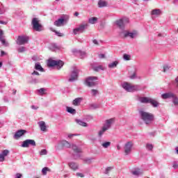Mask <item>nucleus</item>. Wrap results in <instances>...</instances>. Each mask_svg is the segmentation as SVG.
Listing matches in <instances>:
<instances>
[{"mask_svg": "<svg viewBox=\"0 0 178 178\" xmlns=\"http://www.w3.org/2000/svg\"><path fill=\"white\" fill-rule=\"evenodd\" d=\"M2 87H5V83L0 82V88H2Z\"/></svg>", "mask_w": 178, "mask_h": 178, "instance_id": "obj_63", "label": "nucleus"}, {"mask_svg": "<svg viewBox=\"0 0 178 178\" xmlns=\"http://www.w3.org/2000/svg\"><path fill=\"white\" fill-rule=\"evenodd\" d=\"M149 104H151V105L152 106L153 108H157V106H159V102H158V101H156V99L151 98V97H150Z\"/></svg>", "mask_w": 178, "mask_h": 178, "instance_id": "obj_25", "label": "nucleus"}, {"mask_svg": "<svg viewBox=\"0 0 178 178\" xmlns=\"http://www.w3.org/2000/svg\"><path fill=\"white\" fill-rule=\"evenodd\" d=\"M29 40H30V38L27 35H19L17 38V44L18 45H24L25 44H29Z\"/></svg>", "mask_w": 178, "mask_h": 178, "instance_id": "obj_8", "label": "nucleus"}, {"mask_svg": "<svg viewBox=\"0 0 178 178\" xmlns=\"http://www.w3.org/2000/svg\"><path fill=\"white\" fill-rule=\"evenodd\" d=\"M38 91L40 95H44V92H45V88H42L38 90Z\"/></svg>", "mask_w": 178, "mask_h": 178, "instance_id": "obj_46", "label": "nucleus"}, {"mask_svg": "<svg viewBox=\"0 0 178 178\" xmlns=\"http://www.w3.org/2000/svg\"><path fill=\"white\" fill-rule=\"evenodd\" d=\"M172 168H174L175 169H178V163L177 161H174L172 163Z\"/></svg>", "mask_w": 178, "mask_h": 178, "instance_id": "obj_51", "label": "nucleus"}, {"mask_svg": "<svg viewBox=\"0 0 178 178\" xmlns=\"http://www.w3.org/2000/svg\"><path fill=\"white\" fill-rule=\"evenodd\" d=\"M108 1L105 0H99L97 2L98 8H106L108 7Z\"/></svg>", "mask_w": 178, "mask_h": 178, "instance_id": "obj_22", "label": "nucleus"}, {"mask_svg": "<svg viewBox=\"0 0 178 178\" xmlns=\"http://www.w3.org/2000/svg\"><path fill=\"white\" fill-rule=\"evenodd\" d=\"M90 92H91V95H93L94 97H95V95H98V90L95 89L91 90Z\"/></svg>", "mask_w": 178, "mask_h": 178, "instance_id": "obj_44", "label": "nucleus"}, {"mask_svg": "<svg viewBox=\"0 0 178 178\" xmlns=\"http://www.w3.org/2000/svg\"><path fill=\"white\" fill-rule=\"evenodd\" d=\"M175 106H178V97L176 95L171 99Z\"/></svg>", "mask_w": 178, "mask_h": 178, "instance_id": "obj_36", "label": "nucleus"}, {"mask_svg": "<svg viewBox=\"0 0 178 178\" xmlns=\"http://www.w3.org/2000/svg\"><path fill=\"white\" fill-rule=\"evenodd\" d=\"M51 31H54V33H55V34L56 35H58V37H63V33H60V32H58L56 30H53L52 29H51Z\"/></svg>", "mask_w": 178, "mask_h": 178, "instance_id": "obj_43", "label": "nucleus"}, {"mask_svg": "<svg viewBox=\"0 0 178 178\" xmlns=\"http://www.w3.org/2000/svg\"><path fill=\"white\" fill-rule=\"evenodd\" d=\"M115 118H110L108 120H106L103 125V127H104L107 130H109V129L112 127V125L113 124V123H115Z\"/></svg>", "mask_w": 178, "mask_h": 178, "instance_id": "obj_13", "label": "nucleus"}, {"mask_svg": "<svg viewBox=\"0 0 178 178\" xmlns=\"http://www.w3.org/2000/svg\"><path fill=\"white\" fill-rule=\"evenodd\" d=\"M38 124L41 131H47V125L45 124V122L40 121Z\"/></svg>", "mask_w": 178, "mask_h": 178, "instance_id": "obj_24", "label": "nucleus"}, {"mask_svg": "<svg viewBox=\"0 0 178 178\" xmlns=\"http://www.w3.org/2000/svg\"><path fill=\"white\" fill-rule=\"evenodd\" d=\"M72 52L74 54H79V55L81 56V58H84V56H86V53L84 51H81L80 50L73 49Z\"/></svg>", "mask_w": 178, "mask_h": 178, "instance_id": "obj_30", "label": "nucleus"}, {"mask_svg": "<svg viewBox=\"0 0 178 178\" xmlns=\"http://www.w3.org/2000/svg\"><path fill=\"white\" fill-rule=\"evenodd\" d=\"M121 20H122L124 25L127 24V23H129V22L130 21L129 18H123L121 19Z\"/></svg>", "mask_w": 178, "mask_h": 178, "instance_id": "obj_47", "label": "nucleus"}, {"mask_svg": "<svg viewBox=\"0 0 178 178\" xmlns=\"http://www.w3.org/2000/svg\"><path fill=\"white\" fill-rule=\"evenodd\" d=\"M99 59H104L105 58V54H99Z\"/></svg>", "mask_w": 178, "mask_h": 178, "instance_id": "obj_60", "label": "nucleus"}, {"mask_svg": "<svg viewBox=\"0 0 178 178\" xmlns=\"http://www.w3.org/2000/svg\"><path fill=\"white\" fill-rule=\"evenodd\" d=\"M151 99V97H140L139 101L141 102V104H149V101Z\"/></svg>", "mask_w": 178, "mask_h": 178, "instance_id": "obj_27", "label": "nucleus"}, {"mask_svg": "<svg viewBox=\"0 0 178 178\" xmlns=\"http://www.w3.org/2000/svg\"><path fill=\"white\" fill-rule=\"evenodd\" d=\"M129 78L131 79V80H134V79H137V74L136 72H134L132 75L129 76Z\"/></svg>", "mask_w": 178, "mask_h": 178, "instance_id": "obj_48", "label": "nucleus"}, {"mask_svg": "<svg viewBox=\"0 0 178 178\" xmlns=\"http://www.w3.org/2000/svg\"><path fill=\"white\" fill-rule=\"evenodd\" d=\"M60 145L65 148H72L74 152H75L74 155V159H79V158L81 156V148L77 147L76 145H72L67 140H61L59 142L58 145H56V148L59 149Z\"/></svg>", "mask_w": 178, "mask_h": 178, "instance_id": "obj_1", "label": "nucleus"}, {"mask_svg": "<svg viewBox=\"0 0 178 178\" xmlns=\"http://www.w3.org/2000/svg\"><path fill=\"white\" fill-rule=\"evenodd\" d=\"M65 23H66V19L64 18H60L55 21L54 24V26H56V27H62V26H64Z\"/></svg>", "mask_w": 178, "mask_h": 178, "instance_id": "obj_17", "label": "nucleus"}, {"mask_svg": "<svg viewBox=\"0 0 178 178\" xmlns=\"http://www.w3.org/2000/svg\"><path fill=\"white\" fill-rule=\"evenodd\" d=\"M163 72H168V70H169V69H170V67H169V65H164L163 67Z\"/></svg>", "mask_w": 178, "mask_h": 178, "instance_id": "obj_53", "label": "nucleus"}, {"mask_svg": "<svg viewBox=\"0 0 178 178\" xmlns=\"http://www.w3.org/2000/svg\"><path fill=\"white\" fill-rule=\"evenodd\" d=\"M35 70H38V72H45L44 68H42V67L41 66V64H40V63H36L35 64Z\"/></svg>", "mask_w": 178, "mask_h": 178, "instance_id": "obj_28", "label": "nucleus"}, {"mask_svg": "<svg viewBox=\"0 0 178 178\" xmlns=\"http://www.w3.org/2000/svg\"><path fill=\"white\" fill-rule=\"evenodd\" d=\"M68 166L72 170H79V163L74 161L68 163Z\"/></svg>", "mask_w": 178, "mask_h": 178, "instance_id": "obj_19", "label": "nucleus"}, {"mask_svg": "<svg viewBox=\"0 0 178 178\" xmlns=\"http://www.w3.org/2000/svg\"><path fill=\"white\" fill-rule=\"evenodd\" d=\"M26 133H27V131L24 129H19L15 132V134L13 136V138H15V140H19V138L23 137V136H24Z\"/></svg>", "mask_w": 178, "mask_h": 178, "instance_id": "obj_14", "label": "nucleus"}, {"mask_svg": "<svg viewBox=\"0 0 178 178\" xmlns=\"http://www.w3.org/2000/svg\"><path fill=\"white\" fill-rule=\"evenodd\" d=\"M84 161L86 162V163H90V162H91V159H84Z\"/></svg>", "mask_w": 178, "mask_h": 178, "instance_id": "obj_61", "label": "nucleus"}, {"mask_svg": "<svg viewBox=\"0 0 178 178\" xmlns=\"http://www.w3.org/2000/svg\"><path fill=\"white\" fill-rule=\"evenodd\" d=\"M98 22V17H92L88 19V23L90 24H95Z\"/></svg>", "mask_w": 178, "mask_h": 178, "instance_id": "obj_29", "label": "nucleus"}, {"mask_svg": "<svg viewBox=\"0 0 178 178\" xmlns=\"http://www.w3.org/2000/svg\"><path fill=\"white\" fill-rule=\"evenodd\" d=\"M48 170H49V168H48L47 167H44V168H42V173L44 176L47 175V172H48Z\"/></svg>", "mask_w": 178, "mask_h": 178, "instance_id": "obj_42", "label": "nucleus"}, {"mask_svg": "<svg viewBox=\"0 0 178 178\" xmlns=\"http://www.w3.org/2000/svg\"><path fill=\"white\" fill-rule=\"evenodd\" d=\"M131 175L134 176H136L138 177V176H141L144 173V170H143L141 168H135L131 171Z\"/></svg>", "mask_w": 178, "mask_h": 178, "instance_id": "obj_15", "label": "nucleus"}, {"mask_svg": "<svg viewBox=\"0 0 178 178\" xmlns=\"http://www.w3.org/2000/svg\"><path fill=\"white\" fill-rule=\"evenodd\" d=\"M172 3H174V5H178V0H173Z\"/></svg>", "mask_w": 178, "mask_h": 178, "instance_id": "obj_64", "label": "nucleus"}, {"mask_svg": "<svg viewBox=\"0 0 178 178\" xmlns=\"http://www.w3.org/2000/svg\"><path fill=\"white\" fill-rule=\"evenodd\" d=\"M17 51L19 52V53L25 52L26 51V47H19L17 49Z\"/></svg>", "mask_w": 178, "mask_h": 178, "instance_id": "obj_45", "label": "nucleus"}, {"mask_svg": "<svg viewBox=\"0 0 178 178\" xmlns=\"http://www.w3.org/2000/svg\"><path fill=\"white\" fill-rule=\"evenodd\" d=\"M139 113L142 120L145 122V124H151V123H152V120H154V115L143 110L140 111Z\"/></svg>", "mask_w": 178, "mask_h": 178, "instance_id": "obj_3", "label": "nucleus"}, {"mask_svg": "<svg viewBox=\"0 0 178 178\" xmlns=\"http://www.w3.org/2000/svg\"><path fill=\"white\" fill-rule=\"evenodd\" d=\"M32 28L35 31H42L44 30V27L40 23V19L37 17H34L32 19L31 22Z\"/></svg>", "mask_w": 178, "mask_h": 178, "instance_id": "obj_5", "label": "nucleus"}, {"mask_svg": "<svg viewBox=\"0 0 178 178\" xmlns=\"http://www.w3.org/2000/svg\"><path fill=\"white\" fill-rule=\"evenodd\" d=\"M174 85L175 86V87H177V88H178V76L175 78L174 81Z\"/></svg>", "mask_w": 178, "mask_h": 178, "instance_id": "obj_50", "label": "nucleus"}, {"mask_svg": "<svg viewBox=\"0 0 178 178\" xmlns=\"http://www.w3.org/2000/svg\"><path fill=\"white\" fill-rule=\"evenodd\" d=\"M31 109H33V111H37V109H38V106H35V105H32L31 106Z\"/></svg>", "mask_w": 178, "mask_h": 178, "instance_id": "obj_58", "label": "nucleus"}, {"mask_svg": "<svg viewBox=\"0 0 178 178\" xmlns=\"http://www.w3.org/2000/svg\"><path fill=\"white\" fill-rule=\"evenodd\" d=\"M121 87H122L123 89L127 92H134L141 90V86H140V85H133L126 81H124L121 83Z\"/></svg>", "mask_w": 178, "mask_h": 178, "instance_id": "obj_2", "label": "nucleus"}, {"mask_svg": "<svg viewBox=\"0 0 178 178\" xmlns=\"http://www.w3.org/2000/svg\"><path fill=\"white\" fill-rule=\"evenodd\" d=\"M32 76H40V73L37 71H33L32 73H31Z\"/></svg>", "mask_w": 178, "mask_h": 178, "instance_id": "obj_57", "label": "nucleus"}, {"mask_svg": "<svg viewBox=\"0 0 178 178\" xmlns=\"http://www.w3.org/2000/svg\"><path fill=\"white\" fill-rule=\"evenodd\" d=\"M31 83L32 84H37V83H38V79L32 78Z\"/></svg>", "mask_w": 178, "mask_h": 178, "instance_id": "obj_49", "label": "nucleus"}, {"mask_svg": "<svg viewBox=\"0 0 178 178\" xmlns=\"http://www.w3.org/2000/svg\"><path fill=\"white\" fill-rule=\"evenodd\" d=\"M124 37H129L130 38H137L138 37V32L137 31H132L131 32L124 31L122 32Z\"/></svg>", "mask_w": 178, "mask_h": 178, "instance_id": "obj_12", "label": "nucleus"}, {"mask_svg": "<svg viewBox=\"0 0 178 178\" xmlns=\"http://www.w3.org/2000/svg\"><path fill=\"white\" fill-rule=\"evenodd\" d=\"M9 155V150L5 149L0 153V162H3L5 161V157Z\"/></svg>", "mask_w": 178, "mask_h": 178, "instance_id": "obj_20", "label": "nucleus"}, {"mask_svg": "<svg viewBox=\"0 0 178 178\" xmlns=\"http://www.w3.org/2000/svg\"><path fill=\"white\" fill-rule=\"evenodd\" d=\"M99 108V105L97 104H89V109L90 111H94L95 109H98Z\"/></svg>", "mask_w": 178, "mask_h": 178, "instance_id": "obj_33", "label": "nucleus"}, {"mask_svg": "<svg viewBox=\"0 0 178 178\" xmlns=\"http://www.w3.org/2000/svg\"><path fill=\"white\" fill-rule=\"evenodd\" d=\"M111 142H108V141H106V142H103L101 143V145L103 148H109V147H111Z\"/></svg>", "mask_w": 178, "mask_h": 178, "instance_id": "obj_37", "label": "nucleus"}, {"mask_svg": "<svg viewBox=\"0 0 178 178\" xmlns=\"http://www.w3.org/2000/svg\"><path fill=\"white\" fill-rule=\"evenodd\" d=\"M0 41L4 47H9V43L5 40V36L3 35V31L0 29Z\"/></svg>", "mask_w": 178, "mask_h": 178, "instance_id": "obj_16", "label": "nucleus"}, {"mask_svg": "<svg viewBox=\"0 0 178 178\" xmlns=\"http://www.w3.org/2000/svg\"><path fill=\"white\" fill-rule=\"evenodd\" d=\"M87 27H88V24L87 23L83 22V23L81 24L79 26V27H76L73 30V33H74V35H77V34H79L80 33H84V31H86Z\"/></svg>", "mask_w": 178, "mask_h": 178, "instance_id": "obj_7", "label": "nucleus"}, {"mask_svg": "<svg viewBox=\"0 0 178 178\" xmlns=\"http://www.w3.org/2000/svg\"><path fill=\"white\" fill-rule=\"evenodd\" d=\"M146 149H147V151H152V149H154V145H152V144L151 143H147L146 144Z\"/></svg>", "mask_w": 178, "mask_h": 178, "instance_id": "obj_40", "label": "nucleus"}, {"mask_svg": "<svg viewBox=\"0 0 178 178\" xmlns=\"http://www.w3.org/2000/svg\"><path fill=\"white\" fill-rule=\"evenodd\" d=\"M162 11L160 9H154L151 12V15L153 16H161Z\"/></svg>", "mask_w": 178, "mask_h": 178, "instance_id": "obj_26", "label": "nucleus"}, {"mask_svg": "<svg viewBox=\"0 0 178 178\" xmlns=\"http://www.w3.org/2000/svg\"><path fill=\"white\" fill-rule=\"evenodd\" d=\"M79 72H80V70L79 69L74 68L73 71H72L68 81L70 82H72V81H75V80H77V77H79Z\"/></svg>", "mask_w": 178, "mask_h": 178, "instance_id": "obj_11", "label": "nucleus"}, {"mask_svg": "<svg viewBox=\"0 0 178 178\" xmlns=\"http://www.w3.org/2000/svg\"><path fill=\"white\" fill-rule=\"evenodd\" d=\"M2 6V4L0 3V15H3L5 13V10L3 8H1V7Z\"/></svg>", "mask_w": 178, "mask_h": 178, "instance_id": "obj_55", "label": "nucleus"}, {"mask_svg": "<svg viewBox=\"0 0 178 178\" xmlns=\"http://www.w3.org/2000/svg\"><path fill=\"white\" fill-rule=\"evenodd\" d=\"M98 81V77L97 76H89L86 80V84L88 87H94L97 86V81Z\"/></svg>", "mask_w": 178, "mask_h": 178, "instance_id": "obj_9", "label": "nucleus"}, {"mask_svg": "<svg viewBox=\"0 0 178 178\" xmlns=\"http://www.w3.org/2000/svg\"><path fill=\"white\" fill-rule=\"evenodd\" d=\"M9 155V150L5 149L0 153V162H3L5 161V157Z\"/></svg>", "mask_w": 178, "mask_h": 178, "instance_id": "obj_21", "label": "nucleus"}, {"mask_svg": "<svg viewBox=\"0 0 178 178\" xmlns=\"http://www.w3.org/2000/svg\"><path fill=\"white\" fill-rule=\"evenodd\" d=\"M134 145V143H133V141H128L124 144V154L126 156L131 154V151L133 149Z\"/></svg>", "mask_w": 178, "mask_h": 178, "instance_id": "obj_6", "label": "nucleus"}, {"mask_svg": "<svg viewBox=\"0 0 178 178\" xmlns=\"http://www.w3.org/2000/svg\"><path fill=\"white\" fill-rule=\"evenodd\" d=\"M108 129L106 128H104V127H102L101 130L98 132V137H102L104 134H105V131H107Z\"/></svg>", "mask_w": 178, "mask_h": 178, "instance_id": "obj_31", "label": "nucleus"}, {"mask_svg": "<svg viewBox=\"0 0 178 178\" xmlns=\"http://www.w3.org/2000/svg\"><path fill=\"white\" fill-rule=\"evenodd\" d=\"M104 69H105V67H104V66H102V65H97V66L92 67V70L95 72H99V70H104Z\"/></svg>", "mask_w": 178, "mask_h": 178, "instance_id": "obj_32", "label": "nucleus"}, {"mask_svg": "<svg viewBox=\"0 0 178 178\" xmlns=\"http://www.w3.org/2000/svg\"><path fill=\"white\" fill-rule=\"evenodd\" d=\"M83 97H76L75 98L73 102H72V104L74 106H79V105H80V104H81L82 101H83Z\"/></svg>", "mask_w": 178, "mask_h": 178, "instance_id": "obj_23", "label": "nucleus"}, {"mask_svg": "<svg viewBox=\"0 0 178 178\" xmlns=\"http://www.w3.org/2000/svg\"><path fill=\"white\" fill-rule=\"evenodd\" d=\"M175 97V93L169 92L161 95L163 99H172Z\"/></svg>", "mask_w": 178, "mask_h": 178, "instance_id": "obj_18", "label": "nucleus"}, {"mask_svg": "<svg viewBox=\"0 0 178 178\" xmlns=\"http://www.w3.org/2000/svg\"><path fill=\"white\" fill-rule=\"evenodd\" d=\"M111 170H112V168H111V167H108V168L106 169L105 174H106V175H108V174L109 173V172H111Z\"/></svg>", "mask_w": 178, "mask_h": 178, "instance_id": "obj_54", "label": "nucleus"}, {"mask_svg": "<svg viewBox=\"0 0 178 178\" xmlns=\"http://www.w3.org/2000/svg\"><path fill=\"white\" fill-rule=\"evenodd\" d=\"M47 149H42L40 152V155H47Z\"/></svg>", "mask_w": 178, "mask_h": 178, "instance_id": "obj_52", "label": "nucleus"}, {"mask_svg": "<svg viewBox=\"0 0 178 178\" xmlns=\"http://www.w3.org/2000/svg\"><path fill=\"white\" fill-rule=\"evenodd\" d=\"M118 64H119V62L114 61V62L111 63L110 64H108V67L110 69H113V68L116 67V66H118Z\"/></svg>", "mask_w": 178, "mask_h": 178, "instance_id": "obj_38", "label": "nucleus"}, {"mask_svg": "<svg viewBox=\"0 0 178 178\" xmlns=\"http://www.w3.org/2000/svg\"><path fill=\"white\" fill-rule=\"evenodd\" d=\"M76 122L79 124V126H82L83 127H87L88 124L84 121L81 120H76Z\"/></svg>", "mask_w": 178, "mask_h": 178, "instance_id": "obj_35", "label": "nucleus"}, {"mask_svg": "<svg viewBox=\"0 0 178 178\" xmlns=\"http://www.w3.org/2000/svg\"><path fill=\"white\" fill-rule=\"evenodd\" d=\"M63 65H65V63L61 60L49 59L47 62L49 67H56L57 70H60L61 67H63Z\"/></svg>", "mask_w": 178, "mask_h": 178, "instance_id": "obj_4", "label": "nucleus"}, {"mask_svg": "<svg viewBox=\"0 0 178 178\" xmlns=\"http://www.w3.org/2000/svg\"><path fill=\"white\" fill-rule=\"evenodd\" d=\"M131 56L129 54H124L123 55V59L124 60H130Z\"/></svg>", "mask_w": 178, "mask_h": 178, "instance_id": "obj_41", "label": "nucleus"}, {"mask_svg": "<svg viewBox=\"0 0 178 178\" xmlns=\"http://www.w3.org/2000/svg\"><path fill=\"white\" fill-rule=\"evenodd\" d=\"M117 26L120 27V29H122L124 28V24L123 23V20L119 19L116 22Z\"/></svg>", "mask_w": 178, "mask_h": 178, "instance_id": "obj_34", "label": "nucleus"}, {"mask_svg": "<svg viewBox=\"0 0 178 178\" xmlns=\"http://www.w3.org/2000/svg\"><path fill=\"white\" fill-rule=\"evenodd\" d=\"M22 174H20V173H17L16 175H15V178H22Z\"/></svg>", "mask_w": 178, "mask_h": 178, "instance_id": "obj_59", "label": "nucleus"}, {"mask_svg": "<svg viewBox=\"0 0 178 178\" xmlns=\"http://www.w3.org/2000/svg\"><path fill=\"white\" fill-rule=\"evenodd\" d=\"M67 112H68V113H71V115H75L76 109L72 107H67Z\"/></svg>", "mask_w": 178, "mask_h": 178, "instance_id": "obj_39", "label": "nucleus"}, {"mask_svg": "<svg viewBox=\"0 0 178 178\" xmlns=\"http://www.w3.org/2000/svg\"><path fill=\"white\" fill-rule=\"evenodd\" d=\"M92 42H93V44H95V45H98V44H99L98 40H97L95 39L92 40Z\"/></svg>", "mask_w": 178, "mask_h": 178, "instance_id": "obj_62", "label": "nucleus"}, {"mask_svg": "<svg viewBox=\"0 0 178 178\" xmlns=\"http://www.w3.org/2000/svg\"><path fill=\"white\" fill-rule=\"evenodd\" d=\"M76 176L78 177H84V174L81 173V172H77L76 173Z\"/></svg>", "mask_w": 178, "mask_h": 178, "instance_id": "obj_56", "label": "nucleus"}, {"mask_svg": "<svg viewBox=\"0 0 178 178\" xmlns=\"http://www.w3.org/2000/svg\"><path fill=\"white\" fill-rule=\"evenodd\" d=\"M37 145L35 140L33 139H26L22 142L21 147L22 148H29V147H35Z\"/></svg>", "mask_w": 178, "mask_h": 178, "instance_id": "obj_10", "label": "nucleus"}]
</instances>
